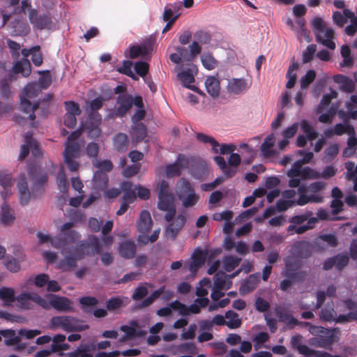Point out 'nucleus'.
<instances>
[{"mask_svg": "<svg viewBox=\"0 0 357 357\" xmlns=\"http://www.w3.org/2000/svg\"><path fill=\"white\" fill-rule=\"evenodd\" d=\"M102 252L99 238L95 235H90L86 241L61 250L63 259L58 263L57 267L63 271H70L77 266V261L83 259L85 256L100 255Z\"/></svg>", "mask_w": 357, "mask_h": 357, "instance_id": "1", "label": "nucleus"}, {"mask_svg": "<svg viewBox=\"0 0 357 357\" xmlns=\"http://www.w3.org/2000/svg\"><path fill=\"white\" fill-rule=\"evenodd\" d=\"M29 174L31 176L33 186L31 192L28 189V183L26 176L22 174L19 176L17 187L20 192V199L22 205H26L31 197L40 196L44 192V185L47 181V176L45 174H38L36 167H30L28 170Z\"/></svg>", "mask_w": 357, "mask_h": 357, "instance_id": "2", "label": "nucleus"}, {"mask_svg": "<svg viewBox=\"0 0 357 357\" xmlns=\"http://www.w3.org/2000/svg\"><path fill=\"white\" fill-rule=\"evenodd\" d=\"M41 93V90L36 83L28 84L22 91L20 95V109L24 113L28 114V119L33 121L36 119L35 111L39 107L38 103L31 104L30 100L37 98Z\"/></svg>", "mask_w": 357, "mask_h": 357, "instance_id": "3", "label": "nucleus"}, {"mask_svg": "<svg viewBox=\"0 0 357 357\" xmlns=\"http://www.w3.org/2000/svg\"><path fill=\"white\" fill-rule=\"evenodd\" d=\"M311 26L314 31L316 41L318 43L331 49H335V31L331 27L326 26L325 22L319 17H314L311 21Z\"/></svg>", "mask_w": 357, "mask_h": 357, "instance_id": "4", "label": "nucleus"}, {"mask_svg": "<svg viewBox=\"0 0 357 357\" xmlns=\"http://www.w3.org/2000/svg\"><path fill=\"white\" fill-rule=\"evenodd\" d=\"M74 226L72 222H66L61 227V233L54 236L52 239V247L61 249V251L66 248L70 247L71 244L81 237L80 234L75 230H70Z\"/></svg>", "mask_w": 357, "mask_h": 357, "instance_id": "5", "label": "nucleus"}, {"mask_svg": "<svg viewBox=\"0 0 357 357\" xmlns=\"http://www.w3.org/2000/svg\"><path fill=\"white\" fill-rule=\"evenodd\" d=\"M52 327L59 328L67 332L84 331L89 328V326L84 321L70 316H54L50 319Z\"/></svg>", "mask_w": 357, "mask_h": 357, "instance_id": "6", "label": "nucleus"}, {"mask_svg": "<svg viewBox=\"0 0 357 357\" xmlns=\"http://www.w3.org/2000/svg\"><path fill=\"white\" fill-rule=\"evenodd\" d=\"M309 331L316 337L310 340L311 344L324 349L330 347L334 342V335L333 332L323 326H310Z\"/></svg>", "mask_w": 357, "mask_h": 357, "instance_id": "7", "label": "nucleus"}, {"mask_svg": "<svg viewBox=\"0 0 357 357\" xmlns=\"http://www.w3.org/2000/svg\"><path fill=\"white\" fill-rule=\"evenodd\" d=\"M81 146L78 142L65 143V150L63 151V159L68 169L70 172L78 170L79 164L75 160L80 155Z\"/></svg>", "mask_w": 357, "mask_h": 357, "instance_id": "8", "label": "nucleus"}, {"mask_svg": "<svg viewBox=\"0 0 357 357\" xmlns=\"http://www.w3.org/2000/svg\"><path fill=\"white\" fill-rule=\"evenodd\" d=\"M16 301L18 302L20 307L22 310L33 309V303H35L43 309H49L47 301L34 292L22 293L16 297Z\"/></svg>", "mask_w": 357, "mask_h": 357, "instance_id": "9", "label": "nucleus"}, {"mask_svg": "<svg viewBox=\"0 0 357 357\" xmlns=\"http://www.w3.org/2000/svg\"><path fill=\"white\" fill-rule=\"evenodd\" d=\"M29 20L33 25V29L37 30H50L54 26V23L50 13H39L35 8L29 10Z\"/></svg>", "mask_w": 357, "mask_h": 357, "instance_id": "10", "label": "nucleus"}, {"mask_svg": "<svg viewBox=\"0 0 357 357\" xmlns=\"http://www.w3.org/2000/svg\"><path fill=\"white\" fill-rule=\"evenodd\" d=\"M118 107L111 113L112 117H123L132 107V96L128 93L121 94L116 100Z\"/></svg>", "mask_w": 357, "mask_h": 357, "instance_id": "11", "label": "nucleus"}, {"mask_svg": "<svg viewBox=\"0 0 357 357\" xmlns=\"http://www.w3.org/2000/svg\"><path fill=\"white\" fill-rule=\"evenodd\" d=\"M25 144L22 145L19 155L20 160L25 159L31 151L32 154L37 157L41 154L38 143L32 137V133L28 132L25 135Z\"/></svg>", "mask_w": 357, "mask_h": 357, "instance_id": "12", "label": "nucleus"}, {"mask_svg": "<svg viewBox=\"0 0 357 357\" xmlns=\"http://www.w3.org/2000/svg\"><path fill=\"white\" fill-rule=\"evenodd\" d=\"M284 275L291 280L298 278L301 274V273L297 272L301 266L300 260L294 256H287L284 258Z\"/></svg>", "mask_w": 357, "mask_h": 357, "instance_id": "13", "label": "nucleus"}, {"mask_svg": "<svg viewBox=\"0 0 357 357\" xmlns=\"http://www.w3.org/2000/svg\"><path fill=\"white\" fill-rule=\"evenodd\" d=\"M251 83L244 78H231L228 80L227 91L234 95H240L245 93L250 87Z\"/></svg>", "mask_w": 357, "mask_h": 357, "instance_id": "14", "label": "nucleus"}, {"mask_svg": "<svg viewBox=\"0 0 357 357\" xmlns=\"http://www.w3.org/2000/svg\"><path fill=\"white\" fill-rule=\"evenodd\" d=\"M49 301H47L49 308L50 306L57 311L68 312L72 311L71 301L66 297L58 296L54 294L48 295Z\"/></svg>", "mask_w": 357, "mask_h": 357, "instance_id": "15", "label": "nucleus"}, {"mask_svg": "<svg viewBox=\"0 0 357 357\" xmlns=\"http://www.w3.org/2000/svg\"><path fill=\"white\" fill-rule=\"evenodd\" d=\"M154 47V41L148 39L142 45H132L130 47V57L136 59L139 56H145L152 52Z\"/></svg>", "mask_w": 357, "mask_h": 357, "instance_id": "16", "label": "nucleus"}, {"mask_svg": "<svg viewBox=\"0 0 357 357\" xmlns=\"http://www.w3.org/2000/svg\"><path fill=\"white\" fill-rule=\"evenodd\" d=\"M195 68L192 66L191 68L183 70L177 74L178 79L182 82L184 87L190 89L199 94H203V92L200 91L197 87L194 85H191V83L195 82V77L193 75V69Z\"/></svg>", "mask_w": 357, "mask_h": 357, "instance_id": "17", "label": "nucleus"}, {"mask_svg": "<svg viewBox=\"0 0 357 357\" xmlns=\"http://www.w3.org/2000/svg\"><path fill=\"white\" fill-rule=\"evenodd\" d=\"M101 123V116L98 114L94 117L89 116L86 121L85 128L88 133V137L92 139L98 138L101 133L99 126Z\"/></svg>", "mask_w": 357, "mask_h": 357, "instance_id": "18", "label": "nucleus"}, {"mask_svg": "<svg viewBox=\"0 0 357 357\" xmlns=\"http://www.w3.org/2000/svg\"><path fill=\"white\" fill-rule=\"evenodd\" d=\"M188 160L184 155L179 154L176 162L169 165L166 167V175L168 177L178 176L181 174V169L186 167Z\"/></svg>", "mask_w": 357, "mask_h": 357, "instance_id": "19", "label": "nucleus"}, {"mask_svg": "<svg viewBox=\"0 0 357 357\" xmlns=\"http://www.w3.org/2000/svg\"><path fill=\"white\" fill-rule=\"evenodd\" d=\"M291 254L299 258L306 259L311 255L310 245L308 242L297 241L295 242L291 248Z\"/></svg>", "mask_w": 357, "mask_h": 357, "instance_id": "20", "label": "nucleus"}, {"mask_svg": "<svg viewBox=\"0 0 357 357\" xmlns=\"http://www.w3.org/2000/svg\"><path fill=\"white\" fill-rule=\"evenodd\" d=\"M137 246L134 241L127 240L119 243V253L124 259H132L136 254Z\"/></svg>", "mask_w": 357, "mask_h": 357, "instance_id": "21", "label": "nucleus"}, {"mask_svg": "<svg viewBox=\"0 0 357 357\" xmlns=\"http://www.w3.org/2000/svg\"><path fill=\"white\" fill-rule=\"evenodd\" d=\"M206 261V253L202 250H196L192 255V261L190 262L188 269L191 273H196Z\"/></svg>", "mask_w": 357, "mask_h": 357, "instance_id": "22", "label": "nucleus"}, {"mask_svg": "<svg viewBox=\"0 0 357 357\" xmlns=\"http://www.w3.org/2000/svg\"><path fill=\"white\" fill-rule=\"evenodd\" d=\"M129 143V138L125 133L119 132L113 137V146L118 152H126L128 149Z\"/></svg>", "mask_w": 357, "mask_h": 357, "instance_id": "23", "label": "nucleus"}, {"mask_svg": "<svg viewBox=\"0 0 357 357\" xmlns=\"http://www.w3.org/2000/svg\"><path fill=\"white\" fill-rule=\"evenodd\" d=\"M152 219L150 213L146 210H143L137 222V229L139 232L144 234L149 231L152 227Z\"/></svg>", "mask_w": 357, "mask_h": 357, "instance_id": "24", "label": "nucleus"}, {"mask_svg": "<svg viewBox=\"0 0 357 357\" xmlns=\"http://www.w3.org/2000/svg\"><path fill=\"white\" fill-rule=\"evenodd\" d=\"M205 86L208 93L213 98L218 97L220 91V81L214 76H209L205 80Z\"/></svg>", "mask_w": 357, "mask_h": 357, "instance_id": "25", "label": "nucleus"}, {"mask_svg": "<svg viewBox=\"0 0 357 357\" xmlns=\"http://www.w3.org/2000/svg\"><path fill=\"white\" fill-rule=\"evenodd\" d=\"M185 217L183 215H178L167 228V232L172 238H174L179 231L182 229L185 223Z\"/></svg>", "mask_w": 357, "mask_h": 357, "instance_id": "26", "label": "nucleus"}, {"mask_svg": "<svg viewBox=\"0 0 357 357\" xmlns=\"http://www.w3.org/2000/svg\"><path fill=\"white\" fill-rule=\"evenodd\" d=\"M96 345L93 343L80 344L74 351L70 352L71 357H93V351Z\"/></svg>", "mask_w": 357, "mask_h": 357, "instance_id": "27", "label": "nucleus"}, {"mask_svg": "<svg viewBox=\"0 0 357 357\" xmlns=\"http://www.w3.org/2000/svg\"><path fill=\"white\" fill-rule=\"evenodd\" d=\"M121 189L123 192L122 201L131 204L136 199L135 190L132 188V183L129 181H123L121 183Z\"/></svg>", "mask_w": 357, "mask_h": 357, "instance_id": "28", "label": "nucleus"}, {"mask_svg": "<svg viewBox=\"0 0 357 357\" xmlns=\"http://www.w3.org/2000/svg\"><path fill=\"white\" fill-rule=\"evenodd\" d=\"M15 220V216L13 210L8 204H3L0 213L1 222L6 226H8L13 224Z\"/></svg>", "mask_w": 357, "mask_h": 357, "instance_id": "29", "label": "nucleus"}, {"mask_svg": "<svg viewBox=\"0 0 357 357\" xmlns=\"http://www.w3.org/2000/svg\"><path fill=\"white\" fill-rule=\"evenodd\" d=\"M40 47L39 45L33 46L31 49L22 50V54L25 56L31 55V61L36 66H40L43 62V55L40 52Z\"/></svg>", "mask_w": 357, "mask_h": 357, "instance_id": "30", "label": "nucleus"}, {"mask_svg": "<svg viewBox=\"0 0 357 357\" xmlns=\"http://www.w3.org/2000/svg\"><path fill=\"white\" fill-rule=\"evenodd\" d=\"M131 130L132 139L136 143L142 141L146 136V127L143 123L133 124Z\"/></svg>", "mask_w": 357, "mask_h": 357, "instance_id": "31", "label": "nucleus"}, {"mask_svg": "<svg viewBox=\"0 0 357 357\" xmlns=\"http://www.w3.org/2000/svg\"><path fill=\"white\" fill-rule=\"evenodd\" d=\"M0 335L5 338L4 344L6 346H14L21 342L20 336L15 335V331L13 329L0 330Z\"/></svg>", "mask_w": 357, "mask_h": 357, "instance_id": "32", "label": "nucleus"}, {"mask_svg": "<svg viewBox=\"0 0 357 357\" xmlns=\"http://www.w3.org/2000/svg\"><path fill=\"white\" fill-rule=\"evenodd\" d=\"M125 300H127V298L121 296L111 297L106 301V308L109 312H116L126 305V303H124Z\"/></svg>", "mask_w": 357, "mask_h": 357, "instance_id": "33", "label": "nucleus"}, {"mask_svg": "<svg viewBox=\"0 0 357 357\" xmlns=\"http://www.w3.org/2000/svg\"><path fill=\"white\" fill-rule=\"evenodd\" d=\"M303 336L300 334L294 335L290 340V345L292 349H296L300 354H307L310 348L305 344H302Z\"/></svg>", "mask_w": 357, "mask_h": 357, "instance_id": "34", "label": "nucleus"}, {"mask_svg": "<svg viewBox=\"0 0 357 357\" xmlns=\"http://www.w3.org/2000/svg\"><path fill=\"white\" fill-rule=\"evenodd\" d=\"M93 181L96 188L98 190H103L107 186L109 178L105 172L96 171L94 173Z\"/></svg>", "mask_w": 357, "mask_h": 357, "instance_id": "35", "label": "nucleus"}, {"mask_svg": "<svg viewBox=\"0 0 357 357\" xmlns=\"http://www.w3.org/2000/svg\"><path fill=\"white\" fill-rule=\"evenodd\" d=\"M0 298L4 302V306H10L12 304V303L16 301L14 289L6 287L1 288Z\"/></svg>", "mask_w": 357, "mask_h": 357, "instance_id": "36", "label": "nucleus"}, {"mask_svg": "<svg viewBox=\"0 0 357 357\" xmlns=\"http://www.w3.org/2000/svg\"><path fill=\"white\" fill-rule=\"evenodd\" d=\"M275 137L273 133L270 134L265 138L261 145V151L264 155L271 156L273 155L274 151L272 148L275 144Z\"/></svg>", "mask_w": 357, "mask_h": 357, "instance_id": "37", "label": "nucleus"}, {"mask_svg": "<svg viewBox=\"0 0 357 357\" xmlns=\"http://www.w3.org/2000/svg\"><path fill=\"white\" fill-rule=\"evenodd\" d=\"M66 340V336L64 335L58 334L54 336L52 339V343L51 344V347L56 352H60L63 351H66L69 349V345L66 343H64Z\"/></svg>", "mask_w": 357, "mask_h": 357, "instance_id": "38", "label": "nucleus"}, {"mask_svg": "<svg viewBox=\"0 0 357 357\" xmlns=\"http://www.w3.org/2000/svg\"><path fill=\"white\" fill-rule=\"evenodd\" d=\"M300 126L309 141H312L318 137L319 132L311 126L307 120H302L300 123Z\"/></svg>", "mask_w": 357, "mask_h": 357, "instance_id": "39", "label": "nucleus"}, {"mask_svg": "<svg viewBox=\"0 0 357 357\" xmlns=\"http://www.w3.org/2000/svg\"><path fill=\"white\" fill-rule=\"evenodd\" d=\"M225 318L228 319L227 326L231 329L238 328L241 326V319L238 317V314L234 311H227L225 313Z\"/></svg>", "mask_w": 357, "mask_h": 357, "instance_id": "40", "label": "nucleus"}, {"mask_svg": "<svg viewBox=\"0 0 357 357\" xmlns=\"http://www.w3.org/2000/svg\"><path fill=\"white\" fill-rule=\"evenodd\" d=\"M13 71L15 73H22L24 77H28L31 72V64L27 59L18 61L14 65Z\"/></svg>", "mask_w": 357, "mask_h": 357, "instance_id": "41", "label": "nucleus"}, {"mask_svg": "<svg viewBox=\"0 0 357 357\" xmlns=\"http://www.w3.org/2000/svg\"><path fill=\"white\" fill-rule=\"evenodd\" d=\"M178 198L182 202V205L185 208H189L197 204L199 199V196L193 191Z\"/></svg>", "mask_w": 357, "mask_h": 357, "instance_id": "42", "label": "nucleus"}, {"mask_svg": "<svg viewBox=\"0 0 357 357\" xmlns=\"http://www.w3.org/2000/svg\"><path fill=\"white\" fill-rule=\"evenodd\" d=\"M22 261H24L23 257H21V259L19 260L12 256H8L5 259L4 264L9 271L17 273L20 270V262Z\"/></svg>", "mask_w": 357, "mask_h": 357, "instance_id": "43", "label": "nucleus"}, {"mask_svg": "<svg viewBox=\"0 0 357 357\" xmlns=\"http://www.w3.org/2000/svg\"><path fill=\"white\" fill-rule=\"evenodd\" d=\"M195 191L191 183L185 178H181L177 186L178 197H183V195Z\"/></svg>", "mask_w": 357, "mask_h": 357, "instance_id": "44", "label": "nucleus"}, {"mask_svg": "<svg viewBox=\"0 0 357 357\" xmlns=\"http://www.w3.org/2000/svg\"><path fill=\"white\" fill-rule=\"evenodd\" d=\"M241 261V259L236 256L230 255L225 257L223 260L225 270L227 272H231L238 266Z\"/></svg>", "mask_w": 357, "mask_h": 357, "instance_id": "45", "label": "nucleus"}, {"mask_svg": "<svg viewBox=\"0 0 357 357\" xmlns=\"http://www.w3.org/2000/svg\"><path fill=\"white\" fill-rule=\"evenodd\" d=\"M174 206L173 197L172 195H158V207L160 210L169 209V207Z\"/></svg>", "mask_w": 357, "mask_h": 357, "instance_id": "46", "label": "nucleus"}, {"mask_svg": "<svg viewBox=\"0 0 357 357\" xmlns=\"http://www.w3.org/2000/svg\"><path fill=\"white\" fill-rule=\"evenodd\" d=\"M336 313L333 307L328 303L320 312V319L324 321H332L335 319Z\"/></svg>", "mask_w": 357, "mask_h": 357, "instance_id": "47", "label": "nucleus"}, {"mask_svg": "<svg viewBox=\"0 0 357 357\" xmlns=\"http://www.w3.org/2000/svg\"><path fill=\"white\" fill-rule=\"evenodd\" d=\"M165 291V286H162L158 289L154 291L149 296L146 298L142 303V307H146L151 305L156 299H158Z\"/></svg>", "mask_w": 357, "mask_h": 357, "instance_id": "48", "label": "nucleus"}, {"mask_svg": "<svg viewBox=\"0 0 357 357\" xmlns=\"http://www.w3.org/2000/svg\"><path fill=\"white\" fill-rule=\"evenodd\" d=\"M42 75L38 79L40 87L43 89H47L52 84V76L50 71L47 70L44 71H38Z\"/></svg>", "mask_w": 357, "mask_h": 357, "instance_id": "49", "label": "nucleus"}, {"mask_svg": "<svg viewBox=\"0 0 357 357\" xmlns=\"http://www.w3.org/2000/svg\"><path fill=\"white\" fill-rule=\"evenodd\" d=\"M79 303L82 305V310L89 313L90 310L87 307L96 305L98 303V301L96 297L83 296L79 298Z\"/></svg>", "mask_w": 357, "mask_h": 357, "instance_id": "50", "label": "nucleus"}, {"mask_svg": "<svg viewBox=\"0 0 357 357\" xmlns=\"http://www.w3.org/2000/svg\"><path fill=\"white\" fill-rule=\"evenodd\" d=\"M132 62L128 60H126L123 62V66L116 69V70L123 75H126L135 80L137 79V77L132 71Z\"/></svg>", "mask_w": 357, "mask_h": 357, "instance_id": "51", "label": "nucleus"}, {"mask_svg": "<svg viewBox=\"0 0 357 357\" xmlns=\"http://www.w3.org/2000/svg\"><path fill=\"white\" fill-rule=\"evenodd\" d=\"M316 72L314 70H309L306 74L301 78L300 84L302 89H307L316 77Z\"/></svg>", "mask_w": 357, "mask_h": 357, "instance_id": "52", "label": "nucleus"}, {"mask_svg": "<svg viewBox=\"0 0 357 357\" xmlns=\"http://www.w3.org/2000/svg\"><path fill=\"white\" fill-rule=\"evenodd\" d=\"M56 178L59 190L63 193L66 192L68 188V182L63 169L59 171Z\"/></svg>", "mask_w": 357, "mask_h": 357, "instance_id": "53", "label": "nucleus"}, {"mask_svg": "<svg viewBox=\"0 0 357 357\" xmlns=\"http://www.w3.org/2000/svg\"><path fill=\"white\" fill-rule=\"evenodd\" d=\"M334 132L336 135H342L347 133L349 135H354L355 130L351 125H344L342 123H337L334 127Z\"/></svg>", "mask_w": 357, "mask_h": 357, "instance_id": "54", "label": "nucleus"}, {"mask_svg": "<svg viewBox=\"0 0 357 357\" xmlns=\"http://www.w3.org/2000/svg\"><path fill=\"white\" fill-rule=\"evenodd\" d=\"M10 80L3 78L0 81V95L3 99L9 98L11 96L10 89Z\"/></svg>", "mask_w": 357, "mask_h": 357, "instance_id": "55", "label": "nucleus"}, {"mask_svg": "<svg viewBox=\"0 0 357 357\" xmlns=\"http://www.w3.org/2000/svg\"><path fill=\"white\" fill-rule=\"evenodd\" d=\"M201 60L203 66L208 70H213L218 65L217 61L210 54H204Z\"/></svg>", "mask_w": 357, "mask_h": 357, "instance_id": "56", "label": "nucleus"}, {"mask_svg": "<svg viewBox=\"0 0 357 357\" xmlns=\"http://www.w3.org/2000/svg\"><path fill=\"white\" fill-rule=\"evenodd\" d=\"M66 110V114L79 116L81 114L79 105L74 101H66L64 102Z\"/></svg>", "mask_w": 357, "mask_h": 357, "instance_id": "57", "label": "nucleus"}, {"mask_svg": "<svg viewBox=\"0 0 357 357\" xmlns=\"http://www.w3.org/2000/svg\"><path fill=\"white\" fill-rule=\"evenodd\" d=\"M93 165L99 169L98 171H102L103 172H109L113 169V164L109 160H104L102 161L94 160Z\"/></svg>", "mask_w": 357, "mask_h": 357, "instance_id": "58", "label": "nucleus"}, {"mask_svg": "<svg viewBox=\"0 0 357 357\" xmlns=\"http://www.w3.org/2000/svg\"><path fill=\"white\" fill-rule=\"evenodd\" d=\"M333 257L335 258V268L338 271H341L349 263V258L347 255L337 254Z\"/></svg>", "mask_w": 357, "mask_h": 357, "instance_id": "59", "label": "nucleus"}, {"mask_svg": "<svg viewBox=\"0 0 357 357\" xmlns=\"http://www.w3.org/2000/svg\"><path fill=\"white\" fill-rule=\"evenodd\" d=\"M194 38L196 39L195 41H197L198 43H201L202 44H209L211 40V34L204 31H198L194 34Z\"/></svg>", "mask_w": 357, "mask_h": 357, "instance_id": "60", "label": "nucleus"}, {"mask_svg": "<svg viewBox=\"0 0 357 357\" xmlns=\"http://www.w3.org/2000/svg\"><path fill=\"white\" fill-rule=\"evenodd\" d=\"M338 144H331L325 149V158H326L328 161H331L336 157V155L338 154Z\"/></svg>", "mask_w": 357, "mask_h": 357, "instance_id": "61", "label": "nucleus"}, {"mask_svg": "<svg viewBox=\"0 0 357 357\" xmlns=\"http://www.w3.org/2000/svg\"><path fill=\"white\" fill-rule=\"evenodd\" d=\"M169 306L173 310H177L179 312V314L182 316H186L189 314V310H188V307L185 304L181 303L177 300L172 302L169 304Z\"/></svg>", "mask_w": 357, "mask_h": 357, "instance_id": "62", "label": "nucleus"}, {"mask_svg": "<svg viewBox=\"0 0 357 357\" xmlns=\"http://www.w3.org/2000/svg\"><path fill=\"white\" fill-rule=\"evenodd\" d=\"M148 289L144 285L138 286L132 295V298L135 301H139L147 296Z\"/></svg>", "mask_w": 357, "mask_h": 357, "instance_id": "63", "label": "nucleus"}, {"mask_svg": "<svg viewBox=\"0 0 357 357\" xmlns=\"http://www.w3.org/2000/svg\"><path fill=\"white\" fill-rule=\"evenodd\" d=\"M141 169L140 164H134L128 166L123 171V175L125 177L130 178L139 173Z\"/></svg>", "mask_w": 357, "mask_h": 357, "instance_id": "64", "label": "nucleus"}]
</instances>
